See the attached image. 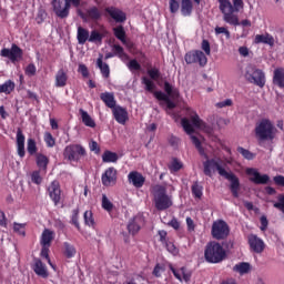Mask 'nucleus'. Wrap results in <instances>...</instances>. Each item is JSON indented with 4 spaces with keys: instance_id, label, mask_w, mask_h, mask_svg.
I'll return each instance as SVG.
<instances>
[{
    "instance_id": "54",
    "label": "nucleus",
    "mask_w": 284,
    "mask_h": 284,
    "mask_svg": "<svg viewBox=\"0 0 284 284\" xmlns=\"http://www.w3.org/2000/svg\"><path fill=\"white\" fill-rule=\"evenodd\" d=\"M148 74L150 79H152L153 81H158V79H160L161 77V71H159V69L156 68H153L148 70Z\"/></svg>"
},
{
    "instance_id": "64",
    "label": "nucleus",
    "mask_w": 284,
    "mask_h": 284,
    "mask_svg": "<svg viewBox=\"0 0 284 284\" xmlns=\"http://www.w3.org/2000/svg\"><path fill=\"white\" fill-rule=\"evenodd\" d=\"M273 181H274L275 185H281L282 187H284V176L283 175L274 176Z\"/></svg>"
},
{
    "instance_id": "50",
    "label": "nucleus",
    "mask_w": 284,
    "mask_h": 284,
    "mask_svg": "<svg viewBox=\"0 0 284 284\" xmlns=\"http://www.w3.org/2000/svg\"><path fill=\"white\" fill-rule=\"evenodd\" d=\"M89 41H90V43H94V41H103V36H101V33H99V31L93 30V31H91V33L89 36Z\"/></svg>"
},
{
    "instance_id": "44",
    "label": "nucleus",
    "mask_w": 284,
    "mask_h": 284,
    "mask_svg": "<svg viewBox=\"0 0 284 284\" xmlns=\"http://www.w3.org/2000/svg\"><path fill=\"white\" fill-rule=\"evenodd\" d=\"M102 209L106 212H112L114 210V204L110 202V199H108V195H102Z\"/></svg>"
},
{
    "instance_id": "4",
    "label": "nucleus",
    "mask_w": 284,
    "mask_h": 284,
    "mask_svg": "<svg viewBox=\"0 0 284 284\" xmlns=\"http://www.w3.org/2000/svg\"><path fill=\"white\" fill-rule=\"evenodd\" d=\"M227 253L217 242H210L204 251V258L207 263H221L225 261Z\"/></svg>"
},
{
    "instance_id": "30",
    "label": "nucleus",
    "mask_w": 284,
    "mask_h": 284,
    "mask_svg": "<svg viewBox=\"0 0 284 284\" xmlns=\"http://www.w3.org/2000/svg\"><path fill=\"white\" fill-rule=\"evenodd\" d=\"M77 39H78V43L80 45H85V42L90 41V31H88V29L79 27Z\"/></svg>"
},
{
    "instance_id": "25",
    "label": "nucleus",
    "mask_w": 284,
    "mask_h": 284,
    "mask_svg": "<svg viewBox=\"0 0 284 284\" xmlns=\"http://www.w3.org/2000/svg\"><path fill=\"white\" fill-rule=\"evenodd\" d=\"M55 88H65L68 85V73L63 69L58 70L55 73Z\"/></svg>"
},
{
    "instance_id": "9",
    "label": "nucleus",
    "mask_w": 284,
    "mask_h": 284,
    "mask_svg": "<svg viewBox=\"0 0 284 284\" xmlns=\"http://www.w3.org/2000/svg\"><path fill=\"white\" fill-rule=\"evenodd\" d=\"M211 234L213 239L223 241V239H227V236H230V226L225 221L219 220L213 223Z\"/></svg>"
},
{
    "instance_id": "17",
    "label": "nucleus",
    "mask_w": 284,
    "mask_h": 284,
    "mask_svg": "<svg viewBox=\"0 0 284 284\" xmlns=\"http://www.w3.org/2000/svg\"><path fill=\"white\" fill-rule=\"evenodd\" d=\"M112 112L116 123H120V125H125V123H128L130 119L128 114V109L118 105L114 109H112Z\"/></svg>"
},
{
    "instance_id": "33",
    "label": "nucleus",
    "mask_w": 284,
    "mask_h": 284,
    "mask_svg": "<svg viewBox=\"0 0 284 284\" xmlns=\"http://www.w3.org/2000/svg\"><path fill=\"white\" fill-rule=\"evenodd\" d=\"M80 114L82 123H84L87 128H97V122H94V120L92 119V116H90V113H88V111L80 109Z\"/></svg>"
},
{
    "instance_id": "62",
    "label": "nucleus",
    "mask_w": 284,
    "mask_h": 284,
    "mask_svg": "<svg viewBox=\"0 0 284 284\" xmlns=\"http://www.w3.org/2000/svg\"><path fill=\"white\" fill-rule=\"evenodd\" d=\"M126 65L131 72L133 70H141V64L136 60H131Z\"/></svg>"
},
{
    "instance_id": "26",
    "label": "nucleus",
    "mask_w": 284,
    "mask_h": 284,
    "mask_svg": "<svg viewBox=\"0 0 284 284\" xmlns=\"http://www.w3.org/2000/svg\"><path fill=\"white\" fill-rule=\"evenodd\" d=\"M53 239H54V232L50 231L49 229H45L42 232L41 240H40L42 247H50Z\"/></svg>"
},
{
    "instance_id": "35",
    "label": "nucleus",
    "mask_w": 284,
    "mask_h": 284,
    "mask_svg": "<svg viewBox=\"0 0 284 284\" xmlns=\"http://www.w3.org/2000/svg\"><path fill=\"white\" fill-rule=\"evenodd\" d=\"M14 82L12 80H8L3 84H0V94H11L14 91Z\"/></svg>"
},
{
    "instance_id": "52",
    "label": "nucleus",
    "mask_w": 284,
    "mask_h": 284,
    "mask_svg": "<svg viewBox=\"0 0 284 284\" xmlns=\"http://www.w3.org/2000/svg\"><path fill=\"white\" fill-rule=\"evenodd\" d=\"M31 181L36 183V185H41L43 178H41V173L39 171H33L31 173Z\"/></svg>"
},
{
    "instance_id": "27",
    "label": "nucleus",
    "mask_w": 284,
    "mask_h": 284,
    "mask_svg": "<svg viewBox=\"0 0 284 284\" xmlns=\"http://www.w3.org/2000/svg\"><path fill=\"white\" fill-rule=\"evenodd\" d=\"M97 67L99 68L101 74L104 77V79H108L110 77V65L105 62H103V54H100L97 60Z\"/></svg>"
},
{
    "instance_id": "45",
    "label": "nucleus",
    "mask_w": 284,
    "mask_h": 284,
    "mask_svg": "<svg viewBox=\"0 0 284 284\" xmlns=\"http://www.w3.org/2000/svg\"><path fill=\"white\" fill-rule=\"evenodd\" d=\"M192 194L195 199H201V196H203V186L200 185L199 182H195L192 185Z\"/></svg>"
},
{
    "instance_id": "8",
    "label": "nucleus",
    "mask_w": 284,
    "mask_h": 284,
    "mask_svg": "<svg viewBox=\"0 0 284 284\" xmlns=\"http://www.w3.org/2000/svg\"><path fill=\"white\" fill-rule=\"evenodd\" d=\"M169 8L171 14H176L181 8V14L183 17H191L192 11L194 10V6L192 4V0H170Z\"/></svg>"
},
{
    "instance_id": "12",
    "label": "nucleus",
    "mask_w": 284,
    "mask_h": 284,
    "mask_svg": "<svg viewBox=\"0 0 284 284\" xmlns=\"http://www.w3.org/2000/svg\"><path fill=\"white\" fill-rule=\"evenodd\" d=\"M52 8L59 19H68L70 17V3H68V0H53Z\"/></svg>"
},
{
    "instance_id": "57",
    "label": "nucleus",
    "mask_w": 284,
    "mask_h": 284,
    "mask_svg": "<svg viewBox=\"0 0 284 284\" xmlns=\"http://www.w3.org/2000/svg\"><path fill=\"white\" fill-rule=\"evenodd\" d=\"M181 168H183V164L179 160L174 159L169 166V170H171V172H179Z\"/></svg>"
},
{
    "instance_id": "32",
    "label": "nucleus",
    "mask_w": 284,
    "mask_h": 284,
    "mask_svg": "<svg viewBox=\"0 0 284 284\" xmlns=\"http://www.w3.org/2000/svg\"><path fill=\"white\" fill-rule=\"evenodd\" d=\"M250 270H252V266L247 262H241L233 266V272H237V274H241V276L244 274H250Z\"/></svg>"
},
{
    "instance_id": "31",
    "label": "nucleus",
    "mask_w": 284,
    "mask_h": 284,
    "mask_svg": "<svg viewBox=\"0 0 284 284\" xmlns=\"http://www.w3.org/2000/svg\"><path fill=\"white\" fill-rule=\"evenodd\" d=\"M254 43H265L266 45H274V37H272L270 33L256 34Z\"/></svg>"
},
{
    "instance_id": "29",
    "label": "nucleus",
    "mask_w": 284,
    "mask_h": 284,
    "mask_svg": "<svg viewBox=\"0 0 284 284\" xmlns=\"http://www.w3.org/2000/svg\"><path fill=\"white\" fill-rule=\"evenodd\" d=\"M191 122L194 128H197V130H204V132H210V128L203 120H201L199 114L194 113L193 115H191Z\"/></svg>"
},
{
    "instance_id": "19",
    "label": "nucleus",
    "mask_w": 284,
    "mask_h": 284,
    "mask_svg": "<svg viewBox=\"0 0 284 284\" xmlns=\"http://www.w3.org/2000/svg\"><path fill=\"white\" fill-rule=\"evenodd\" d=\"M32 270L34 274H37V276H40V278H48V276H50V273L48 272V266H45V264L39 258L34 260Z\"/></svg>"
},
{
    "instance_id": "56",
    "label": "nucleus",
    "mask_w": 284,
    "mask_h": 284,
    "mask_svg": "<svg viewBox=\"0 0 284 284\" xmlns=\"http://www.w3.org/2000/svg\"><path fill=\"white\" fill-rule=\"evenodd\" d=\"M24 73L27 74V77H34V74H37V65H34V63H30L24 69Z\"/></svg>"
},
{
    "instance_id": "60",
    "label": "nucleus",
    "mask_w": 284,
    "mask_h": 284,
    "mask_svg": "<svg viewBox=\"0 0 284 284\" xmlns=\"http://www.w3.org/2000/svg\"><path fill=\"white\" fill-rule=\"evenodd\" d=\"M201 48L205 52V54H207V57H210V54H212V49L210 48V41L203 40Z\"/></svg>"
},
{
    "instance_id": "11",
    "label": "nucleus",
    "mask_w": 284,
    "mask_h": 284,
    "mask_svg": "<svg viewBox=\"0 0 284 284\" xmlns=\"http://www.w3.org/2000/svg\"><path fill=\"white\" fill-rule=\"evenodd\" d=\"M0 57L10 59L11 63H17V61L23 59V50L13 43L10 49L3 48L0 51Z\"/></svg>"
},
{
    "instance_id": "39",
    "label": "nucleus",
    "mask_w": 284,
    "mask_h": 284,
    "mask_svg": "<svg viewBox=\"0 0 284 284\" xmlns=\"http://www.w3.org/2000/svg\"><path fill=\"white\" fill-rule=\"evenodd\" d=\"M113 34L119 41H121V43L125 42V29L123 26L113 28Z\"/></svg>"
},
{
    "instance_id": "2",
    "label": "nucleus",
    "mask_w": 284,
    "mask_h": 284,
    "mask_svg": "<svg viewBox=\"0 0 284 284\" xmlns=\"http://www.w3.org/2000/svg\"><path fill=\"white\" fill-rule=\"evenodd\" d=\"M204 168V174L205 176H214V172H219L220 176H223L226 179V181H230V190L232 192V195L234 199H239V190H241V182L236 178V175L232 172H227L223 166H221V160L211 159L206 160L203 163Z\"/></svg>"
},
{
    "instance_id": "15",
    "label": "nucleus",
    "mask_w": 284,
    "mask_h": 284,
    "mask_svg": "<svg viewBox=\"0 0 284 284\" xmlns=\"http://www.w3.org/2000/svg\"><path fill=\"white\" fill-rule=\"evenodd\" d=\"M47 190L54 205H60L61 204V184L59 183V181L57 180L52 181L49 184Z\"/></svg>"
},
{
    "instance_id": "51",
    "label": "nucleus",
    "mask_w": 284,
    "mask_h": 284,
    "mask_svg": "<svg viewBox=\"0 0 284 284\" xmlns=\"http://www.w3.org/2000/svg\"><path fill=\"white\" fill-rule=\"evenodd\" d=\"M49 247L50 246H42L41 256H43V258H47V261H48L49 265L52 267V270H57L54 264H52V261H50V255L48 254Z\"/></svg>"
},
{
    "instance_id": "18",
    "label": "nucleus",
    "mask_w": 284,
    "mask_h": 284,
    "mask_svg": "<svg viewBox=\"0 0 284 284\" xmlns=\"http://www.w3.org/2000/svg\"><path fill=\"white\" fill-rule=\"evenodd\" d=\"M248 244L255 254H261L263 253V250H265V242H263V240L257 237L255 234L248 235Z\"/></svg>"
},
{
    "instance_id": "16",
    "label": "nucleus",
    "mask_w": 284,
    "mask_h": 284,
    "mask_svg": "<svg viewBox=\"0 0 284 284\" xmlns=\"http://www.w3.org/2000/svg\"><path fill=\"white\" fill-rule=\"evenodd\" d=\"M101 182L104 187H112V185H116V169L113 166L106 169L101 176Z\"/></svg>"
},
{
    "instance_id": "41",
    "label": "nucleus",
    "mask_w": 284,
    "mask_h": 284,
    "mask_svg": "<svg viewBox=\"0 0 284 284\" xmlns=\"http://www.w3.org/2000/svg\"><path fill=\"white\" fill-rule=\"evenodd\" d=\"M164 92H166V97H179V90L170 84V82H164Z\"/></svg>"
},
{
    "instance_id": "38",
    "label": "nucleus",
    "mask_w": 284,
    "mask_h": 284,
    "mask_svg": "<svg viewBox=\"0 0 284 284\" xmlns=\"http://www.w3.org/2000/svg\"><path fill=\"white\" fill-rule=\"evenodd\" d=\"M64 254L67 258H74V256H77V248L74 247V245L64 242Z\"/></svg>"
},
{
    "instance_id": "10",
    "label": "nucleus",
    "mask_w": 284,
    "mask_h": 284,
    "mask_svg": "<svg viewBox=\"0 0 284 284\" xmlns=\"http://www.w3.org/2000/svg\"><path fill=\"white\" fill-rule=\"evenodd\" d=\"M184 61L187 65H192V63H199L201 68H205L207 65V57L201 50L190 51L184 55Z\"/></svg>"
},
{
    "instance_id": "48",
    "label": "nucleus",
    "mask_w": 284,
    "mask_h": 284,
    "mask_svg": "<svg viewBox=\"0 0 284 284\" xmlns=\"http://www.w3.org/2000/svg\"><path fill=\"white\" fill-rule=\"evenodd\" d=\"M71 223L77 227V230H81V224H79V209H74L72 211Z\"/></svg>"
},
{
    "instance_id": "21",
    "label": "nucleus",
    "mask_w": 284,
    "mask_h": 284,
    "mask_svg": "<svg viewBox=\"0 0 284 284\" xmlns=\"http://www.w3.org/2000/svg\"><path fill=\"white\" fill-rule=\"evenodd\" d=\"M17 153L20 159L26 156V135H23L21 128L17 130Z\"/></svg>"
},
{
    "instance_id": "59",
    "label": "nucleus",
    "mask_w": 284,
    "mask_h": 284,
    "mask_svg": "<svg viewBox=\"0 0 284 284\" xmlns=\"http://www.w3.org/2000/svg\"><path fill=\"white\" fill-rule=\"evenodd\" d=\"M215 34H224L226 39H230L231 37L230 30H227L225 27H215Z\"/></svg>"
},
{
    "instance_id": "14",
    "label": "nucleus",
    "mask_w": 284,
    "mask_h": 284,
    "mask_svg": "<svg viewBox=\"0 0 284 284\" xmlns=\"http://www.w3.org/2000/svg\"><path fill=\"white\" fill-rule=\"evenodd\" d=\"M246 174L247 176H251L250 181L252 183H255V185H267V183H270V175H261V173H258V170L254 168L246 169Z\"/></svg>"
},
{
    "instance_id": "7",
    "label": "nucleus",
    "mask_w": 284,
    "mask_h": 284,
    "mask_svg": "<svg viewBox=\"0 0 284 284\" xmlns=\"http://www.w3.org/2000/svg\"><path fill=\"white\" fill-rule=\"evenodd\" d=\"M87 154L85 148L81 144H69L63 150V158L71 163H79Z\"/></svg>"
},
{
    "instance_id": "53",
    "label": "nucleus",
    "mask_w": 284,
    "mask_h": 284,
    "mask_svg": "<svg viewBox=\"0 0 284 284\" xmlns=\"http://www.w3.org/2000/svg\"><path fill=\"white\" fill-rule=\"evenodd\" d=\"M84 223L85 225H89V227H92V225H94V217H92V211L84 212Z\"/></svg>"
},
{
    "instance_id": "58",
    "label": "nucleus",
    "mask_w": 284,
    "mask_h": 284,
    "mask_svg": "<svg viewBox=\"0 0 284 284\" xmlns=\"http://www.w3.org/2000/svg\"><path fill=\"white\" fill-rule=\"evenodd\" d=\"M78 72L82 74L84 79H88L90 77V71L88 70V67L83 63L79 64Z\"/></svg>"
},
{
    "instance_id": "1",
    "label": "nucleus",
    "mask_w": 284,
    "mask_h": 284,
    "mask_svg": "<svg viewBox=\"0 0 284 284\" xmlns=\"http://www.w3.org/2000/svg\"><path fill=\"white\" fill-rule=\"evenodd\" d=\"M233 1V4H232ZM217 0L220 12L223 14V21L229 23V26H243L244 28H250L252 22L247 19L239 21V16L234 12H241L245 3L243 0Z\"/></svg>"
},
{
    "instance_id": "46",
    "label": "nucleus",
    "mask_w": 284,
    "mask_h": 284,
    "mask_svg": "<svg viewBox=\"0 0 284 284\" xmlns=\"http://www.w3.org/2000/svg\"><path fill=\"white\" fill-rule=\"evenodd\" d=\"M13 232L20 236H26V223H13Z\"/></svg>"
},
{
    "instance_id": "61",
    "label": "nucleus",
    "mask_w": 284,
    "mask_h": 284,
    "mask_svg": "<svg viewBox=\"0 0 284 284\" xmlns=\"http://www.w3.org/2000/svg\"><path fill=\"white\" fill-rule=\"evenodd\" d=\"M166 250L168 252H170V254H173V256H176V254H179L176 245H174V243L172 242L166 243Z\"/></svg>"
},
{
    "instance_id": "13",
    "label": "nucleus",
    "mask_w": 284,
    "mask_h": 284,
    "mask_svg": "<svg viewBox=\"0 0 284 284\" xmlns=\"http://www.w3.org/2000/svg\"><path fill=\"white\" fill-rule=\"evenodd\" d=\"M181 124H182L184 132H186V134H189V136H191L192 143L195 145V148L199 150V152L201 154H203V146H201V140H199V138H196V135H193L194 126H192V124L190 123V120H187L186 118H183L181 120Z\"/></svg>"
},
{
    "instance_id": "49",
    "label": "nucleus",
    "mask_w": 284,
    "mask_h": 284,
    "mask_svg": "<svg viewBox=\"0 0 284 284\" xmlns=\"http://www.w3.org/2000/svg\"><path fill=\"white\" fill-rule=\"evenodd\" d=\"M232 105H234V101H232V99H226L215 103V108L219 110H223V108H232Z\"/></svg>"
},
{
    "instance_id": "36",
    "label": "nucleus",
    "mask_w": 284,
    "mask_h": 284,
    "mask_svg": "<svg viewBox=\"0 0 284 284\" xmlns=\"http://www.w3.org/2000/svg\"><path fill=\"white\" fill-rule=\"evenodd\" d=\"M102 161L103 163H116L119 161V155L111 151H105L102 154Z\"/></svg>"
},
{
    "instance_id": "47",
    "label": "nucleus",
    "mask_w": 284,
    "mask_h": 284,
    "mask_svg": "<svg viewBox=\"0 0 284 284\" xmlns=\"http://www.w3.org/2000/svg\"><path fill=\"white\" fill-rule=\"evenodd\" d=\"M142 83H143V85H145V90L148 92H154V88H156V87L154 85V82L152 80H150L148 77L142 78Z\"/></svg>"
},
{
    "instance_id": "42",
    "label": "nucleus",
    "mask_w": 284,
    "mask_h": 284,
    "mask_svg": "<svg viewBox=\"0 0 284 284\" xmlns=\"http://www.w3.org/2000/svg\"><path fill=\"white\" fill-rule=\"evenodd\" d=\"M237 152L246 159V161H253V159L256 156L254 153H252L250 150L244 149L243 146L237 148Z\"/></svg>"
},
{
    "instance_id": "43",
    "label": "nucleus",
    "mask_w": 284,
    "mask_h": 284,
    "mask_svg": "<svg viewBox=\"0 0 284 284\" xmlns=\"http://www.w3.org/2000/svg\"><path fill=\"white\" fill-rule=\"evenodd\" d=\"M27 151L31 156H34V154H37V142L34 141V139H28Z\"/></svg>"
},
{
    "instance_id": "37",
    "label": "nucleus",
    "mask_w": 284,
    "mask_h": 284,
    "mask_svg": "<svg viewBox=\"0 0 284 284\" xmlns=\"http://www.w3.org/2000/svg\"><path fill=\"white\" fill-rule=\"evenodd\" d=\"M48 163H50V160L44 154L39 153L37 155V165L41 170H48Z\"/></svg>"
},
{
    "instance_id": "20",
    "label": "nucleus",
    "mask_w": 284,
    "mask_h": 284,
    "mask_svg": "<svg viewBox=\"0 0 284 284\" xmlns=\"http://www.w3.org/2000/svg\"><path fill=\"white\" fill-rule=\"evenodd\" d=\"M141 225H143V217H141L140 215L132 217L128 224L129 234H132L133 236L135 234H139V232L141 231Z\"/></svg>"
},
{
    "instance_id": "24",
    "label": "nucleus",
    "mask_w": 284,
    "mask_h": 284,
    "mask_svg": "<svg viewBox=\"0 0 284 284\" xmlns=\"http://www.w3.org/2000/svg\"><path fill=\"white\" fill-rule=\"evenodd\" d=\"M101 101L104 102L106 108H110L111 110H114L116 106V99L114 98L113 92H103L100 94Z\"/></svg>"
},
{
    "instance_id": "23",
    "label": "nucleus",
    "mask_w": 284,
    "mask_h": 284,
    "mask_svg": "<svg viewBox=\"0 0 284 284\" xmlns=\"http://www.w3.org/2000/svg\"><path fill=\"white\" fill-rule=\"evenodd\" d=\"M108 14H110V17L116 21V23H123V21H125L126 16L125 12L121 11V9L114 8V7H110L105 9Z\"/></svg>"
},
{
    "instance_id": "63",
    "label": "nucleus",
    "mask_w": 284,
    "mask_h": 284,
    "mask_svg": "<svg viewBox=\"0 0 284 284\" xmlns=\"http://www.w3.org/2000/svg\"><path fill=\"white\" fill-rule=\"evenodd\" d=\"M274 207H276V210H280L284 214V195L278 196V202L274 203Z\"/></svg>"
},
{
    "instance_id": "28",
    "label": "nucleus",
    "mask_w": 284,
    "mask_h": 284,
    "mask_svg": "<svg viewBox=\"0 0 284 284\" xmlns=\"http://www.w3.org/2000/svg\"><path fill=\"white\" fill-rule=\"evenodd\" d=\"M273 83L277 88H284V69L277 68L274 70Z\"/></svg>"
},
{
    "instance_id": "6",
    "label": "nucleus",
    "mask_w": 284,
    "mask_h": 284,
    "mask_svg": "<svg viewBox=\"0 0 284 284\" xmlns=\"http://www.w3.org/2000/svg\"><path fill=\"white\" fill-rule=\"evenodd\" d=\"M153 196L156 210L163 211L172 207V199L168 195L164 186H154Z\"/></svg>"
},
{
    "instance_id": "3",
    "label": "nucleus",
    "mask_w": 284,
    "mask_h": 284,
    "mask_svg": "<svg viewBox=\"0 0 284 284\" xmlns=\"http://www.w3.org/2000/svg\"><path fill=\"white\" fill-rule=\"evenodd\" d=\"M276 132V126L270 119H262L255 125V136L260 143H263V141H274Z\"/></svg>"
},
{
    "instance_id": "22",
    "label": "nucleus",
    "mask_w": 284,
    "mask_h": 284,
    "mask_svg": "<svg viewBox=\"0 0 284 284\" xmlns=\"http://www.w3.org/2000/svg\"><path fill=\"white\" fill-rule=\"evenodd\" d=\"M128 179L129 183H132L134 187H143L145 185V176L138 171L130 172Z\"/></svg>"
},
{
    "instance_id": "55",
    "label": "nucleus",
    "mask_w": 284,
    "mask_h": 284,
    "mask_svg": "<svg viewBox=\"0 0 284 284\" xmlns=\"http://www.w3.org/2000/svg\"><path fill=\"white\" fill-rule=\"evenodd\" d=\"M44 143H47V146L48 148H54V145H55V141H54V136H52V134L51 133H45L44 134Z\"/></svg>"
},
{
    "instance_id": "40",
    "label": "nucleus",
    "mask_w": 284,
    "mask_h": 284,
    "mask_svg": "<svg viewBox=\"0 0 284 284\" xmlns=\"http://www.w3.org/2000/svg\"><path fill=\"white\" fill-rule=\"evenodd\" d=\"M87 14L92 21H99L101 19V11L97 7L89 9Z\"/></svg>"
},
{
    "instance_id": "34",
    "label": "nucleus",
    "mask_w": 284,
    "mask_h": 284,
    "mask_svg": "<svg viewBox=\"0 0 284 284\" xmlns=\"http://www.w3.org/2000/svg\"><path fill=\"white\" fill-rule=\"evenodd\" d=\"M112 50H113V53L115 54V57H119L121 59V61L130 60V55H128V53H125V50H123V47H121V44H113Z\"/></svg>"
},
{
    "instance_id": "5",
    "label": "nucleus",
    "mask_w": 284,
    "mask_h": 284,
    "mask_svg": "<svg viewBox=\"0 0 284 284\" xmlns=\"http://www.w3.org/2000/svg\"><path fill=\"white\" fill-rule=\"evenodd\" d=\"M244 79L252 83L253 85H257V88H265V72L254 64H247L244 70Z\"/></svg>"
}]
</instances>
